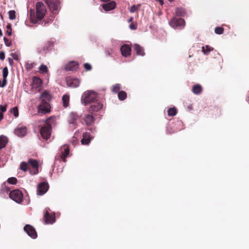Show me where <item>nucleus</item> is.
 Masks as SVG:
<instances>
[{"instance_id":"c85d7f7f","label":"nucleus","mask_w":249,"mask_h":249,"mask_svg":"<svg viewBox=\"0 0 249 249\" xmlns=\"http://www.w3.org/2000/svg\"><path fill=\"white\" fill-rule=\"evenodd\" d=\"M19 169L23 172H26L29 169L28 162L22 161L20 163Z\"/></svg>"},{"instance_id":"7ed1b4c3","label":"nucleus","mask_w":249,"mask_h":249,"mask_svg":"<svg viewBox=\"0 0 249 249\" xmlns=\"http://www.w3.org/2000/svg\"><path fill=\"white\" fill-rule=\"evenodd\" d=\"M53 119V118L52 117L48 118L45 121V124L41 126L40 128V135L42 138L46 140H48L51 136L52 129L51 121Z\"/></svg>"},{"instance_id":"a18cd8bd","label":"nucleus","mask_w":249,"mask_h":249,"mask_svg":"<svg viewBox=\"0 0 249 249\" xmlns=\"http://www.w3.org/2000/svg\"><path fill=\"white\" fill-rule=\"evenodd\" d=\"M6 78H3V80H2V84L1 85V86L2 87H4L6 85V84H7Z\"/></svg>"},{"instance_id":"09e8293b","label":"nucleus","mask_w":249,"mask_h":249,"mask_svg":"<svg viewBox=\"0 0 249 249\" xmlns=\"http://www.w3.org/2000/svg\"><path fill=\"white\" fill-rule=\"evenodd\" d=\"M130 28L132 30H135L136 29V26L134 25L133 24H131L129 26Z\"/></svg>"},{"instance_id":"c756f323","label":"nucleus","mask_w":249,"mask_h":249,"mask_svg":"<svg viewBox=\"0 0 249 249\" xmlns=\"http://www.w3.org/2000/svg\"><path fill=\"white\" fill-rule=\"evenodd\" d=\"M213 48L209 45L203 46L202 48V51L205 54H208L210 52L212 51Z\"/></svg>"},{"instance_id":"37998d69","label":"nucleus","mask_w":249,"mask_h":249,"mask_svg":"<svg viewBox=\"0 0 249 249\" xmlns=\"http://www.w3.org/2000/svg\"><path fill=\"white\" fill-rule=\"evenodd\" d=\"M84 67L87 71H90L91 69V66L89 63H85L84 64Z\"/></svg>"},{"instance_id":"8fccbe9b","label":"nucleus","mask_w":249,"mask_h":249,"mask_svg":"<svg viewBox=\"0 0 249 249\" xmlns=\"http://www.w3.org/2000/svg\"><path fill=\"white\" fill-rule=\"evenodd\" d=\"M3 112H0V121H1V120L3 119Z\"/></svg>"},{"instance_id":"473e14b6","label":"nucleus","mask_w":249,"mask_h":249,"mask_svg":"<svg viewBox=\"0 0 249 249\" xmlns=\"http://www.w3.org/2000/svg\"><path fill=\"white\" fill-rule=\"evenodd\" d=\"M121 89V86L119 84H116L112 86L111 90L113 92L117 93L119 92Z\"/></svg>"},{"instance_id":"1a4fd4ad","label":"nucleus","mask_w":249,"mask_h":249,"mask_svg":"<svg viewBox=\"0 0 249 249\" xmlns=\"http://www.w3.org/2000/svg\"><path fill=\"white\" fill-rule=\"evenodd\" d=\"M29 167L31 166L32 170H30V173L33 174H36L38 172V162L37 160L30 159L28 161Z\"/></svg>"},{"instance_id":"f03ea898","label":"nucleus","mask_w":249,"mask_h":249,"mask_svg":"<svg viewBox=\"0 0 249 249\" xmlns=\"http://www.w3.org/2000/svg\"><path fill=\"white\" fill-rule=\"evenodd\" d=\"M98 94L93 90H87L84 92L81 97V103L85 106L97 101Z\"/></svg>"},{"instance_id":"58836bf2","label":"nucleus","mask_w":249,"mask_h":249,"mask_svg":"<svg viewBox=\"0 0 249 249\" xmlns=\"http://www.w3.org/2000/svg\"><path fill=\"white\" fill-rule=\"evenodd\" d=\"M6 33L8 34L9 36H11L12 31L11 25L10 24H8L6 26Z\"/></svg>"},{"instance_id":"ddd939ff","label":"nucleus","mask_w":249,"mask_h":249,"mask_svg":"<svg viewBox=\"0 0 249 249\" xmlns=\"http://www.w3.org/2000/svg\"><path fill=\"white\" fill-rule=\"evenodd\" d=\"M121 52L123 56L127 57L130 56L131 48L128 44H124L121 47Z\"/></svg>"},{"instance_id":"0eeeda50","label":"nucleus","mask_w":249,"mask_h":249,"mask_svg":"<svg viewBox=\"0 0 249 249\" xmlns=\"http://www.w3.org/2000/svg\"><path fill=\"white\" fill-rule=\"evenodd\" d=\"M24 231L32 238L36 239L37 238V232L35 229L32 226L29 224L26 225L24 227Z\"/></svg>"},{"instance_id":"4be33fe9","label":"nucleus","mask_w":249,"mask_h":249,"mask_svg":"<svg viewBox=\"0 0 249 249\" xmlns=\"http://www.w3.org/2000/svg\"><path fill=\"white\" fill-rule=\"evenodd\" d=\"M116 7L115 2L112 1L109 3L102 4V7L106 11L114 9Z\"/></svg>"},{"instance_id":"de8ad7c7","label":"nucleus","mask_w":249,"mask_h":249,"mask_svg":"<svg viewBox=\"0 0 249 249\" xmlns=\"http://www.w3.org/2000/svg\"><path fill=\"white\" fill-rule=\"evenodd\" d=\"M33 68V64L32 63L27 64V69H32Z\"/></svg>"},{"instance_id":"13d9d810","label":"nucleus","mask_w":249,"mask_h":249,"mask_svg":"<svg viewBox=\"0 0 249 249\" xmlns=\"http://www.w3.org/2000/svg\"><path fill=\"white\" fill-rule=\"evenodd\" d=\"M89 130H91V131H92V128H90Z\"/></svg>"},{"instance_id":"864d4df0","label":"nucleus","mask_w":249,"mask_h":249,"mask_svg":"<svg viewBox=\"0 0 249 249\" xmlns=\"http://www.w3.org/2000/svg\"><path fill=\"white\" fill-rule=\"evenodd\" d=\"M106 54H107V55H110V53H109V51H106Z\"/></svg>"},{"instance_id":"2eb2a0df","label":"nucleus","mask_w":249,"mask_h":249,"mask_svg":"<svg viewBox=\"0 0 249 249\" xmlns=\"http://www.w3.org/2000/svg\"><path fill=\"white\" fill-rule=\"evenodd\" d=\"M103 107V104L100 102H97L96 101L94 104L91 105L89 108V111L90 113L93 112H97Z\"/></svg>"},{"instance_id":"a211bd4d","label":"nucleus","mask_w":249,"mask_h":249,"mask_svg":"<svg viewBox=\"0 0 249 249\" xmlns=\"http://www.w3.org/2000/svg\"><path fill=\"white\" fill-rule=\"evenodd\" d=\"M78 119V115L76 113H71L69 118V123L72 126H75L77 125V121Z\"/></svg>"},{"instance_id":"72a5a7b5","label":"nucleus","mask_w":249,"mask_h":249,"mask_svg":"<svg viewBox=\"0 0 249 249\" xmlns=\"http://www.w3.org/2000/svg\"><path fill=\"white\" fill-rule=\"evenodd\" d=\"M39 70L42 73H46L48 71L47 67L43 64L39 67Z\"/></svg>"},{"instance_id":"5fc2aeb1","label":"nucleus","mask_w":249,"mask_h":249,"mask_svg":"<svg viewBox=\"0 0 249 249\" xmlns=\"http://www.w3.org/2000/svg\"><path fill=\"white\" fill-rule=\"evenodd\" d=\"M9 60L10 63L13 62V59H12L9 58Z\"/></svg>"},{"instance_id":"39448f33","label":"nucleus","mask_w":249,"mask_h":249,"mask_svg":"<svg viewBox=\"0 0 249 249\" xmlns=\"http://www.w3.org/2000/svg\"><path fill=\"white\" fill-rule=\"evenodd\" d=\"M9 197L17 203H20L23 199V194L21 191L18 189L11 191L9 194Z\"/></svg>"},{"instance_id":"4c0bfd02","label":"nucleus","mask_w":249,"mask_h":249,"mask_svg":"<svg viewBox=\"0 0 249 249\" xmlns=\"http://www.w3.org/2000/svg\"><path fill=\"white\" fill-rule=\"evenodd\" d=\"M11 113H12L15 117H18V108L17 107H14L11 109Z\"/></svg>"},{"instance_id":"6e6d98bb","label":"nucleus","mask_w":249,"mask_h":249,"mask_svg":"<svg viewBox=\"0 0 249 249\" xmlns=\"http://www.w3.org/2000/svg\"><path fill=\"white\" fill-rule=\"evenodd\" d=\"M101 0L103 1L106 2V1H109L110 0Z\"/></svg>"},{"instance_id":"9d476101","label":"nucleus","mask_w":249,"mask_h":249,"mask_svg":"<svg viewBox=\"0 0 249 249\" xmlns=\"http://www.w3.org/2000/svg\"><path fill=\"white\" fill-rule=\"evenodd\" d=\"M49 189L48 183L42 182L37 185V194L39 196L44 195Z\"/></svg>"},{"instance_id":"bb28decb","label":"nucleus","mask_w":249,"mask_h":249,"mask_svg":"<svg viewBox=\"0 0 249 249\" xmlns=\"http://www.w3.org/2000/svg\"><path fill=\"white\" fill-rule=\"evenodd\" d=\"M63 105L64 107H67L69 106L70 101V96L68 94H65L62 97Z\"/></svg>"},{"instance_id":"412c9836","label":"nucleus","mask_w":249,"mask_h":249,"mask_svg":"<svg viewBox=\"0 0 249 249\" xmlns=\"http://www.w3.org/2000/svg\"><path fill=\"white\" fill-rule=\"evenodd\" d=\"M41 79L35 76L33 78L32 86L33 88L37 89L40 88L42 85Z\"/></svg>"},{"instance_id":"6ab92c4d","label":"nucleus","mask_w":249,"mask_h":249,"mask_svg":"<svg viewBox=\"0 0 249 249\" xmlns=\"http://www.w3.org/2000/svg\"><path fill=\"white\" fill-rule=\"evenodd\" d=\"M61 158L64 161H66V158L69 154V152H70L69 148L67 145H64L61 147Z\"/></svg>"},{"instance_id":"6e6552de","label":"nucleus","mask_w":249,"mask_h":249,"mask_svg":"<svg viewBox=\"0 0 249 249\" xmlns=\"http://www.w3.org/2000/svg\"><path fill=\"white\" fill-rule=\"evenodd\" d=\"M185 23L184 20L181 18H173L170 21V25L173 28L184 27Z\"/></svg>"},{"instance_id":"5701e85b","label":"nucleus","mask_w":249,"mask_h":249,"mask_svg":"<svg viewBox=\"0 0 249 249\" xmlns=\"http://www.w3.org/2000/svg\"><path fill=\"white\" fill-rule=\"evenodd\" d=\"M40 98L41 100H44L49 103L52 99V97L49 91L45 90L41 94Z\"/></svg>"},{"instance_id":"2f4dec72","label":"nucleus","mask_w":249,"mask_h":249,"mask_svg":"<svg viewBox=\"0 0 249 249\" xmlns=\"http://www.w3.org/2000/svg\"><path fill=\"white\" fill-rule=\"evenodd\" d=\"M167 111L168 115L169 116H174L177 113V110L175 107L170 108Z\"/></svg>"},{"instance_id":"4d7b16f0","label":"nucleus","mask_w":249,"mask_h":249,"mask_svg":"<svg viewBox=\"0 0 249 249\" xmlns=\"http://www.w3.org/2000/svg\"><path fill=\"white\" fill-rule=\"evenodd\" d=\"M169 1H170V2H172L173 1H174V0H169Z\"/></svg>"},{"instance_id":"79ce46f5","label":"nucleus","mask_w":249,"mask_h":249,"mask_svg":"<svg viewBox=\"0 0 249 249\" xmlns=\"http://www.w3.org/2000/svg\"><path fill=\"white\" fill-rule=\"evenodd\" d=\"M140 7V5H137V6H136V5H133L131 7V9L130 10V12L131 13H134L137 9L138 8Z\"/></svg>"},{"instance_id":"a878e982","label":"nucleus","mask_w":249,"mask_h":249,"mask_svg":"<svg viewBox=\"0 0 249 249\" xmlns=\"http://www.w3.org/2000/svg\"><path fill=\"white\" fill-rule=\"evenodd\" d=\"M8 142V139L6 136H0V149L5 147Z\"/></svg>"},{"instance_id":"e433bc0d","label":"nucleus","mask_w":249,"mask_h":249,"mask_svg":"<svg viewBox=\"0 0 249 249\" xmlns=\"http://www.w3.org/2000/svg\"><path fill=\"white\" fill-rule=\"evenodd\" d=\"M17 181V179L14 177L10 178L7 180L8 183L11 184H16Z\"/></svg>"},{"instance_id":"c03bdc74","label":"nucleus","mask_w":249,"mask_h":249,"mask_svg":"<svg viewBox=\"0 0 249 249\" xmlns=\"http://www.w3.org/2000/svg\"><path fill=\"white\" fill-rule=\"evenodd\" d=\"M7 109V105H5L4 106H0V112H5L6 111Z\"/></svg>"},{"instance_id":"4468645a","label":"nucleus","mask_w":249,"mask_h":249,"mask_svg":"<svg viewBox=\"0 0 249 249\" xmlns=\"http://www.w3.org/2000/svg\"><path fill=\"white\" fill-rule=\"evenodd\" d=\"M92 138L93 137L91 135L90 132H86L83 134V139L81 141V143L83 145H87L89 143Z\"/></svg>"},{"instance_id":"f704fd0d","label":"nucleus","mask_w":249,"mask_h":249,"mask_svg":"<svg viewBox=\"0 0 249 249\" xmlns=\"http://www.w3.org/2000/svg\"><path fill=\"white\" fill-rule=\"evenodd\" d=\"M214 32L217 35H221L224 32V28L221 27H216L214 29Z\"/></svg>"},{"instance_id":"603ef678","label":"nucleus","mask_w":249,"mask_h":249,"mask_svg":"<svg viewBox=\"0 0 249 249\" xmlns=\"http://www.w3.org/2000/svg\"><path fill=\"white\" fill-rule=\"evenodd\" d=\"M2 36V32L1 30L0 29V36Z\"/></svg>"},{"instance_id":"9b49d317","label":"nucleus","mask_w":249,"mask_h":249,"mask_svg":"<svg viewBox=\"0 0 249 249\" xmlns=\"http://www.w3.org/2000/svg\"><path fill=\"white\" fill-rule=\"evenodd\" d=\"M67 86L69 87L75 88L78 87L80 84V80L78 78L69 77L66 78Z\"/></svg>"},{"instance_id":"a19ab883","label":"nucleus","mask_w":249,"mask_h":249,"mask_svg":"<svg viewBox=\"0 0 249 249\" xmlns=\"http://www.w3.org/2000/svg\"><path fill=\"white\" fill-rule=\"evenodd\" d=\"M4 41L5 44L6 46L9 47L11 45V44H12L11 41L9 39H8V38H7L6 37H4Z\"/></svg>"},{"instance_id":"f8f14e48","label":"nucleus","mask_w":249,"mask_h":249,"mask_svg":"<svg viewBox=\"0 0 249 249\" xmlns=\"http://www.w3.org/2000/svg\"><path fill=\"white\" fill-rule=\"evenodd\" d=\"M49 211L50 209L49 208H46L44 216V222L46 224H52L55 221L54 215H51Z\"/></svg>"},{"instance_id":"20e7f679","label":"nucleus","mask_w":249,"mask_h":249,"mask_svg":"<svg viewBox=\"0 0 249 249\" xmlns=\"http://www.w3.org/2000/svg\"><path fill=\"white\" fill-rule=\"evenodd\" d=\"M39 113L46 114L51 111V107L49 103L44 100H41L37 107Z\"/></svg>"},{"instance_id":"aec40b11","label":"nucleus","mask_w":249,"mask_h":249,"mask_svg":"<svg viewBox=\"0 0 249 249\" xmlns=\"http://www.w3.org/2000/svg\"><path fill=\"white\" fill-rule=\"evenodd\" d=\"M78 69V64L74 61H71L65 66L66 71H75Z\"/></svg>"},{"instance_id":"3c124183","label":"nucleus","mask_w":249,"mask_h":249,"mask_svg":"<svg viewBox=\"0 0 249 249\" xmlns=\"http://www.w3.org/2000/svg\"><path fill=\"white\" fill-rule=\"evenodd\" d=\"M133 18L132 17H131V18L129 19L128 22H130L132 21V20H133Z\"/></svg>"},{"instance_id":"49530a36","label":"nucleus","mask_w":249,"mask_h":249,"mask_svg":"<svg viewBox=\"0 0 249 249\" xmlns=\"http://www.w3.org/2000/svg\"><path fill=\"white\" fill-rule=\"evenodd\" d=\"M5 58V53L3 52L0 53V59L3 60Z\"/></svg>"},{"instance_id":"dca6fc26","label":"nucleus","mask_w":249,"mask_h":249,"mask_svg":"<svg viewBox=\"0 0 249 249\" xmlns=\"http://www.w3.org/2000/svg\"><path fill=\"white\" fill-rule=\"evenodd\" d=\"M27 132V128L23 125H19L15 130V133L20 137H23Z\"/></svg>"},{"instance_id":"cd10ccee","label":"nucleus","mask_w":249,"mask_h":249,"mask_svg":"<svg viewBox=\"0 0 249 249\" xmlns=\"http://www.w3.org/2000/svg\"><path fill=\"white\" fill-rule=\"evenodd\" d=\"M186 12L185 10L181 7H178L176 9V14L178 17H184Z\"/></svg>"},{"instance_id":"c9c22d12","label":"nucleus","mask_w":249,"mask_h":249,"mask_svg":"<svg viewBox=\"0 0 249 249\" xmlns=\"http://www.w3.org/2000/svg\"><path fill=\"white\" fill-rule=\"evenodd\" d=\"M9 18L11 20L16 18V12L14 10H10L8 12Z\"/></svg>"},{"instance_id":"f257e3e1","label":"nucleus","mask_w":249,"mask_h":249,"mask_svg":"<svg viewBox=\"0 0 249 249\" xmlns=\"http://www.w3.org/2000/svg\"><path fill=\"white\" fill-rule=\"evenodd\" d=\"M46 13L45 6L42 2H37L36 5V12L34 10L31 9L30 11V18L32 22L36 23L41 20L44 17Z\"/></svg>"},{"instance_id":"ea45409f","label":"nucleus","mask_w":249,"mask_h":249,"mask_svg":"<svg viewBox=\"0 0 249 249\" xmlns=\"http://www.w3.org/2000/svg\"><path fill=\"white\" fill-rule=\"evenodd\" d=\"M8 74V68L6 67H5L3 69V71H2L3 78H7Z\"/></svg>"},{"instance_id":"393cba45","label":"nucleus","mask_w":249,"mask_h":249,"mask_svg":"<svg viewBox=\"0 0 249 249\" xmlns=\"http://www.w3.org/2000/svg\"><path fill=\"white\" fill-rule=\"evenodd\" d=\"M202 91V88L199 84L195 85L192 88V91L195 94H199Z\"/></svg>"},{"instance_id":"7c9ffc66","label":"nucleus","mask_w":249,"mask_h":249,"mask_svg":"<svg viewBox=\"0 0 249 249\" xmlns=\"http://www.w3.org/2000/svg\"><path fill=\"white\" fill-rule=\"evenodd\" d=\"M118 96L120 100L123 101L126 98L127 94L124 91H121L118 92Z\"/></svg>"},{"instance_id":"f3484780","label":"nucleus","mask_w":249,"mask_h":249,"mask_svg":"<svg viewBox=\"0 0 249 249\" xmlns=\"http://www.w3.org/2000/svg\"><path fill=\"white\" fill-rule=\"evenodd\" d=\"M83 120L87 125H91L94 123L95 118L90 114H86L84 117Z\"/></svg>"},{"instance_id":"b1692460","label":"nucleus","mask_w":249,"mask_h":249,"mask_svg":"<svg viewBox=\"0 0 249 249\" xmlns=\"http://www.w3.org/2000/svg\"><path fill=\"white\" fill-rule=\"evenodd\" d=\"M134 49L137 55L144 56L145 54L144 51L142 46L138 44H135L134 45Z\"/></svg>"},{"instance_id":"423d86ee","label":"nucleus","mask_w":249,"mask_h":249,"mask_svg":"<svg viewBox=\"0 0 249 249\" xmlns=\"http://www.w3.org/2000/svg\"><path fill=\"white\" fill-rule=\"evenodd\" d=\"M46 2L53 14H56L58 13L59 0H46Z\"/></svg>"}]
</instances>
